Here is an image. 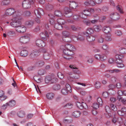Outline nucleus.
Returning a JSON list of instances; mask_svg holds the SVG:
<instances>
[{
  "instance_id": "54",
  "label": "nucleus",
  "mask_w": 126,
  "mask_h": 126,
  "mask_svg": "<svg viewBox=\"0 0 126 126\" xmlns=\"http://www.w3.org/2000/svg\"><path fill=\"white\" fill-rule=\"evenodd\" d=\"M73 71L75 73L78 74H80V72L78 68L76 67V68H75L73 70Z\"/></svg>"
},
{
  "instance_id": "5",
  "label": "nucleus",
  "mask_w": 126,
  "mask_h": 126,
  "mask_svg": "<svg viewBox=\"0 0 126 126\" xmlns=\"http://www.w3.org/2000/svg\"><path fill=\"white\" fill-rule=\"evenodd\" d=\"M30 35L27 34L21 37L19 39V41L21 43L26 44L30 41Z\"/></svg>"
},
{
  "instance_id": "14",
  "label": "nucleus",
  "mask_w": 126,
  "mask_h": 126,
  "mask_svg": "<svg viewBox=\"0 0 126 126\" xmlns=\"http://www.w3.org/2000/svg\"><path fill=\"white\" fill-rule=\"evenodd\" d=\"M94 32V29L92 28H88L86 29V32H84L82 33L83 35H87L91 34L93 33Z\"/></svg>"
},
{
  "instance_id": "24",
  "label": "nucleus",
  "mask_w": 126,
  "mask_h": 126,
  "mask_svg": "<svg viewBox=\"0 0 126 126\" xmlns=\"http://www.w3.org/2000/svg\"><path fill=\"white\" fill-rule=\"evenodd\" d=\"M45 30L46 31H47L50 34H51L52 33V31L51 29H50V27L47 23H46L45 24Z\"/></svg>"
},
{
  "instance_id": "30",
  "label": "nucleus",
  "mask_w": 126,
  "mask_h": 126,
  "mask_svg": "<svg viewBox=\"0 0 126 126\" xmlns=\"http://www.w3.org/2000/svg\"><path fill=\"white\" fill-rule=\"evenodd\" d=\"M28 54V52L26 50H22L20 52V55L21 56L24 57L27 56Z\"/></svg>"
},
{
  "instance_id": "36",
  "label": "nucleus",
  "mask_w": 126,
  "mask_h": 126,
  "mask_svg": "<svg viewBox=\"0 0 126 126\" xmlns=\"http://www.w3.org/2000/svg\"><path fill=\"white\" fill-rule=\"evenodd\" d=\"M81 114V112L78 111H76L73 112V116L74 117L77 118L79 117Z\"/></svg>"
},
{
  "instance_id": "61",
  "label": "nucleus",
  "mask_w": 126,
  "mask_h": 126,
  "mask_svg": "<svg viewBox=\"0 0 126 126\" xmlns=\"http://www.w3.org/2000/svg\"><path fill=\"white\" fill-rule=\"evenodd\" d=\"M117 121L120 125H121L123 122V118L121 117H119L117 118Z\"/></svg>"
},
{
  "instance_id": "56",
  "label": "nucleus",
  "mask_w": 126,
  "mask_h": 126,
  "mask_svg": "<svg viewBox=\"0 0 126 126\" xmlns=\"http://www.w3.org/2000/svg\"><path fill=\"white\" fill-rule=\"evenodd\" d=\"M58 79L56 77H51V83H55L57 81Z\"/></svg>"
},
{
  "instance_id": "17",
  "label": "nucleus",
  "mask_w": 126,
  "mask_h": 126,
  "mask_svg": "<svg viewBox=\"0 0 126 126\" xmlns=\"http://www.w3.org/2000/svg\"><path fill=\"white\" fill-rule=\"evenodd\" d=\"M102 29V26L100 25H95L93 27L94 31L96 32L100 31Z\"/></svg>"
},
{
  "instance_id": "19",
  "label": "nucleus",
  "mask_w": 126,
  "mask_h": 126,
  "mask_svg": "<svg viewBox=\"0 0 126 126\" xmlns=\"http://www.w3.org/2000/svg\"><path fill=\"white\" fill-rule=\"evenodd\" d=\"M121 70H120L116 69H108L105 71V73L109 72L111 74L118 73L120 72Z\"/></svg>"
},
{
  "instance_id": "15",
  "label": "nucleus",
  "mask_w": 126,
  "mask_h": 126,
  "mask_svg": "<svg viewBox=\"0 0 126 126\" xmlns=\"http://www.w3.org/2000/svg\"><path fill=\"white\" fill-rule=\"evenodd\" d=\"M110 18L114 20H118L120 18L119 15L117 13H113L110 15Z\"/></svg>"
},
{
  "instance_id": "13",
  "label": "nucleus",
  "mask_w": 126,
  "mask_h": 126,
  "mask_svg": "<svg viewBox=\"0 0 126 126\" xmlns=\"http://www.w3.org/2000/svg\"><path fill=\"white\" fill-rule=\"evenodd\" d=\"M36 44L39 47H43L45 45V43L40 39H38L36 41Z\"/></svg>"
},
{
  "instance_id": "59",
  "label": "nucleus",
  "mask_w": 126,
  "mask_h": 126,
  "mask_svg": "<svg viewBox=\"0 0 126 126\" xmlns=\"http://www.w3.org/2000/svg\"><path fill=\"white\" fill-rule=\"evenodd\" d=\"M84 40V38L83 35H79L77 38V40H79L81 41H83Z\"/></svg>"
},
{
  "instance_id": "44",
  "label": "nucleus",
  "mask_w": 126,
  "mask_h": 126,
  "mask_svg": "<svg viewBox=\"0 0 126 126\" xmlns=\"http://www.w3.org/2000/svg\"><path fill=\"white\" fill-rule=\"evenodd\" d=\"M48 16L50 18L49 21L50 23L52 24H53L54 23V20L53 18L54 17V16L53 15H52L51 14L49 15Z\"/></svg>"
},
{
  "instance_id": "42",
  "label": "nucleus",
  "mask_w": 126,
  "mask_h": 126,
  "mask_svg": "<svg viewBox=\"0 0 126 126\" xmlns=\"http://www.w3.org/2000/svg\"><path fill=\"white\" fill-rule=\"evenodd\" d=\"M55 15L56 16L61 17L63 16V15L60 11L59 10H56L54 12Z\"/></svg>"
},
{
  "instance_id": "45",
  "label": "nucleus",
  "mask_w": 126,
  "mask_h": 126,
  "mask_svg": "<svg viewBox=\"0 0 126 126\" xmlns=\"http://www.w3.org/2000/svg\"><path fill=\"white\" fill-rule=\"evenodd\" d=\"M107 58V56L105 54H102L100 55V60L102 61H104Z\"/></svg>"
},
{
  "instance_id": "16",
  "label": "nucleus",
  "mask_w": 126,
  "mask_h": 126,
  "mask_svg": "<svg viewBox=\"0 0 126 126\" xmlns=\"http://www.w3.org/2000/svg\"><path fill=\"white\" fill-rule=\"evenodd\" d=\"M42 51L43 53V57L45 60H48L49 59L50 57V55L46 50L44 49H43Z\"/></svg>"
},
{
  "instance_id": "38",
  "label": "nucleus",
  "mask_w": 126,
  "mask_h": 126,
  "mask_svg": "<svg viewBox=\"0 0 126 126\" xmlns=\"http://www.w3.org/2000/svg\"><path fill=\"white\" fill-rule=\"evenodd\" d=\"M17 114L19 117L23 118L25 116V114L24 111H21L18 112L17 113Z\"/></svg>"
},
{
  "instance_id": "51",
  "label": "nucleus",
  "mask_w": 126,
  "mask_h": 126,
  "mask_svg": "<svg viewBox=\"0 0 126 126\" xmlns=\"http://www.w3.org/2000/svg\"><path fill=\"white\" fill-rule=\"evenodd\" d=\"M60 86L59 84H56L53 86V88L55 90H58L60 89Z\"/></svg>"
},
{
  "instance_id": "43",
  "label": "nucleus",
  "mask_w": 126,
  "mask_h": 126,
  "mask_svg": "<svg viewBox=\"0 0 126 126\" xmlns=\"http://www.w3.org/2000/svg\"><path fill=\"white\" fill-rule=\"evenodd\" d=\"M116 8L118 12L121 14H123L124 12L123 11L122 7L120 5H117L116 6Z\"/></svg>"
},
{
  "instance_id": "6",
  "label": "nucleus",
  "mask_w": 126,
  "mask_h": 126,
  "mask_svg": "<svg viewBox=\"0 0 126 126\" xmlns=\"http://www.w3.org/2000/svg\"><path fill=\"white\" fill-rule=\"evenodd\" d=\"M34 13L36 16L39 18L41 17V15L44 14V12L42 9L40 8H38L35 10Z\"/></svg>"
},
{
  "instance_id": "20",
  "label": "nucleus",
  "mask_w": 126,
  "mask_h": 126,
  "mask_svg": "<svg viewBox=\"0 0 126 126\" xmlns=\"http://www.w3.org/2000/svg\"><path fill=\"white\" fill-rule=\"evenodd\" d=\"M94 11L93 9L91 8L88 10H84V15L88 16L90 15V13L93 12Z\"/></svg>"
},
{
  "instance_id": "21",
  "label": "nucleus",
  "mask_w": 126,
  "mask_h": 126,
  "mask_svg": "<svg viewBox=\"0 0 126 126\" xmlns=\"http://www.w3.org/2000/svg\"><path fill=\"white\" fill-rule=\"evenodd\" d=\"M70 7L72 9H76L78 6L77 3L75 1L70 2L69 4Z\"/></svg>"
},
{
  "instance_id": "63",
  "label": "nucleus",
  "mask_w": 126,
  "mask_h": 126,
  "mask_svg": "<svg viewBox=\"0 0 126 126\" xmlns=\"http://www.w3.org/2000/svg\"><path fill=\"white\" fill-rule=\"evenodd\" d=\"M57 75L58 77L61 79H62L64 78L63 75L60 72L58 73Z\"/></svg>"
},
{
  "instance_id": "64",
  "label": "nucleus",
  "mask_w": 126,
  "mask_h": 126,
  "mask_svg": "<svg viewBox=\"0 0 126 126\" xmlns=\"http://www.w3.org/2000/svg\"><path fill=\"white\" fill-rule=\"evenodd\" d=\"M97 101L99 105H102L103 104V101L100 97H98L97 99Z\"/></svg>"
},
{
  "instance_id": "4",
  "label": "nucleus",
  "mask_w": 126,
  "mask_h": 126,
  "mask_svg": "<svg viewBox=\"0 0 126 126\" xmlns=\"http://www.w3.org/2000/svg\"><path fill=\"white\" fill-rule=\"evenodd\" d=\"M35 2V0H24L22 3L23 7L25 8H28Z\"/></svg>"
},
{
  "instance_id": "2",
  "label": "nucleus",
  "mask_w": 126,
  "mask_h": 126,
  "mask_svg": "<svg viewBox=\"0 0 126 126\" xmlns=\"http://www.w3.org/2000/svg\"><path fill=\"white\" fill-rule=\"evenodd\" d=\"M21 18H20L18 15L15 17L13 16L12 20L13 21L11 23V25L13 27L16 28L21 24Z\"/></svg>"
},
{
  "instance_id": "23",
  "label": "nucleus",
  "mask_w": 126,
  "mask_h": 126,
  "mask_svg": "<svg viewBox=\"0 0 126 126\" xmlns=\"http://www.w3.org/2000/svg\"><path fill=\"white\" fill-rule=\"evenodd\" d=\"M34 23V22L33 21L30 20L27 21L26 22V25L28 28H31L33 26Z\"/></svg>"
},
{
  "instance_id": "60",
  "label": "nucleus",
  "mask_w": 126,
  "mask_h": 126,
  "mask_svg": "<svg viewBox=\"0 0 126 126\" xmlns=\"http://www.w3.org/2000/svg\"><path fill=\"white\" fill-rule=\"evenodd\" d=\"M53 6L51 5H48L46 6V8L48 10H50L53 8Z\"/></svg>"
},
{
  "instance_id": "10",
  "label": "nucleus",
  "mask_w": 126,
  "mask_h": 126,
  "mask_svg": "<svg viewBox=\"0 0 126 126\" xmlns=\"http://www.w3.org/2000/svg\"><path fill=\"white\" fill-rule=\"evenodd\" d=\"M16 31L19 32H23L26 30V27L24 26L20 25L16 28Z\"/></svg>"
},
{
  "instance_id": "22",
  "label": "nucleus",
  "mask_w": 126,
  "mask_h": 126,
  "mask_svg": "<svg viewBox=\"0 0 126 126\" xmlns=\"http://www.w3.org/2000/svg\"><path fill=\"white\" fill-rule=\"evenodd\" d=\"M44 64V62L42 61L37 60L35 64V66L40 67L43 66Z\"/></svg>"
},
{
  "instance_id": "46",
  "label": "nucleus",
  "mask_w": 126,
  "mask_h": 126,
  "mask_svg": "<svg viewBox=\"0 0 126 126\" xmlns=\"http://www.w3.org/2000/svg\"><path fill=\"white\" fill-rule=\"evenodd\" d=\"M110 107L111 109L114 111H116L117 110L116 106L113 104H110Z\"/></svg>"
},
{
  "instance_id": "31",
  "label": "nucleus",
  "mask_w": 126,
  "mask_h": 126,
  "mask_svg": "<svg viewBox=\"0 0 126 126\" xmlns=\"http://www.w3.org/2000/svg\"><path fill=\"white\" fill-rule=\"evenodd\" d=\"M115 57L116 58L115 61L116 62H117L120 61V60H122V59L123 56L122 55L117 54L115 56Z\"/></svg>"
},
{
  "instance_id": "25",
  "label": "nucleus",
  "mask_w": 126,
  "mask_h": 126,
  "mask_svg": "<svg viewBox=\"0 0 126 126\" xmlns=\"http://www.w3.org/2000/svg\"><path fill=\"white\" fill-rule=\"evenodd\" d=\"M74 74L72 72H70L69 73L68 75L67 76V78L70 81H73V79L76 78V77L73 75Z\"/></svg>"
},
{
  "instance_id": "39",
  "label": "nucleus",
  "mask_w": 126,
  "mask_h": 126,
  "mask_svg": "<svg viewBox=\"0 0 126 126\" xmlns=\"http://www.w3.org/2000/svg\"><path fill=\"white\" fill-rule=\"evenodd\" d=\"M54 27L57 29L61 30L63 28V27L61 25L58 23L55 24Z\"/></svg>"
},
{
  "instance_id": "50",
  "label": "nucleus",
  "mask_w": 126,
  "mask_h": 126,
  "mask_svg": "<svg viewBox=\"0 0 126 126\" xmlns=\"http://www.w3.org/2000/svg\"><path fill=\"white\" fill-rule=\"evenodd\" d=\"M83 22L87 26H90L91 25L90 21L87 19H85L83 20Z\"/></svg>"
},
{
  "instance_id": "28",
  "label": "nucleus",
  "mask_w": 126,
  "mask_h": 126,
  "mask_svg": "<svg viewBox=\"0 0 126 126\" xmlns=\"http://www.w3.org/2000/svg\"><path fill=\"white\" fill-rule=\"evenodd\" d=\"M39 54L38 51L37 50H33L30 54L32 57H36L38 56Z\"/></svg>"
},
{
  "instance_id": "3",
  "label": "nucleus",
  "mask_w": 126,
  "mask_h": 126,
  "mask_svg": "<svg viewBox=\"0 0 126 126\" xmlns=\"http://www.w3.org/2000/svg\"><path fill=\"white\" fill-rule=\"evenodd\" d=\"M17 12L16 11L14 8H10L6 10L5 11L4 15L8 16L9 15H11L13 14V16L15 17L17 16V15H18V14H17Z\"/></svg>"
},
{
  "instance_id": "62",
  "label": "nucleus",
  "mask_w": 126,
  "mask_h": 126,
  "mask_svg": "<svg viewBox=\"0 0 126 126\" xmlns=\"http://www.w3.org/2000/svg\"><path fill=\"white\" fill-rule=\"evenodd\" d=\"M102 48L104 50L108 51L109 49L108 46L107 45H103L102 47Z\"/></svg>"
},
{
  "instance_id": "32",
  "label": "nucleus",
  "mask_w": 126,
  "mask_h": 126,
  "mask_svg": "<svg viewBox=\"0 0 126 126\" xmlns=\"http://www.w3.org/2000/svg\"><path fill=\"white\" fill-rule=\"evenodd\" d=\"M102 30L104 32L106 33L110 32L111 31L110 28L109 27L104 26Z\"/></svg>"
},
{
  "instance_id": "55",
  "label": "nucleus",
  "mask_w": 126,
  "mask_h": 126,
  "mask_svg": "<svg viewBox=\"0 0 126 126\" xmlns=\"http://www.w3.org/2000/svg\"><path fill=\"white\" fill-rule=\"evenodd\" d=\"M68 91L66 88H64L62 90L61 92L63 94L65 95L67 94Z\"/></svg>"
},
{
  "instance_id": "37",
  "label": "nucleus",
  "mask_w": 126,
  "mask_h": 126,
  "mask_svg": "<svg viewBox=\"0 0 126 126\" xmlns=\"http://www.w3.org/2000/svg\"><path fill=\"white\" fill-rule=\"evenodd\" d=\"M117 64V66L119 68H122L124 66V65L122 63V60H120V61L116 62Z\"/></svg>"
},
{
  "instance_id": "34",
  "label": "nucleus",
  "mask_w": 126,
  "mask_h": 126,
  "mask_svg": "<svg viewBox=\"0 0 126 126\" xmlns=\"http://www.w3.org/2000/svg\"><path fill=\"white\" fill-rule=\"evenodd\" d=\"M54 96V94L52 93H47L46 95L47 98L49 100L52 99L53 98Z\"/></svg>"
},
{
  "instance_id": "1",
  "label": "nucleus",
  "mask_w": 126,
  "mask_h": 126,
  "mask_svg": "<svg viewBox=\"0 0 126 126\" xmlns=\"http://www.w3.org/2000/svg\"><path fill=\"white\" fill-rule=\"evenodd\" d=\"M64 47L65 48L63 50V56L64 58L69 60L73 57L74 54L73 51L74 49V47L70 44H66Z\"/></svg>"
},
{
  "instance_id": "9",
  "label": "nucleus",
  "mask_w": 126,
  "mask_h": 126,
  "mask_svg": "<svg viewBox=\"0 0 126 126\" xmlns=\"http://www.w3.org/2000/svg\"><path fill=\"white\" fill-rule=\"evenodd\" d=\"M64 11V13L63 14L64 16H65V15H67L66 17H69L72 16V13L71 12V10L69 8L67 7L65 8Z\"/></svg>"
},
{
  "instance_id": "57",
  "label": "nucleus",
  "mask_w": 126,
  "mask_h": 126,
  "mask_svg": "<svg viewBox=\"0 0 126 126\" xmlns=\"http://www.w3.org/2000/svg\"><path fill=\"white\" fill-rule=\"evenodd\" d=\"M92 107L94 109H97L99 107V105L96 102L94 103Z\"/></svg>"
},
{
  "instance_id": "52",
  "label": "nucleus",
  "mask_w": 126,
  "mask_h": 126,
  "mask_svg": "<svg viewBox=\"0 0 126 126\" xmlns=\"http://www.w3.org/2000/svg\"><path fill=\"white\" fill-rule=\"evenodd\" d=\"M45 82L46 83H51V77L49 76L45 78Z\"/></svg>"
},
{
  "instance_id": "11",
  "label": "nucleus",
  "mask_w": 126,
  "mask_h": 126,
  "mask_svg": "<svg viewBox=\"0 0 126 126\" xmlns=\"http://www.w3.org/2000/svg\"><path fill=\"white\" fill-rule=\"evenodd\" d=\"M105 110L106 112V116L107 118L110 117L111 116V110L110 107L106 105L105 107Z\"/></svg>"
},
{
  "instance_id": "49",
  "label": "nucleus",
  "mask_w": 126,
  "mask_h": 126,
  "mask_svg": "<svg viewBox=\"0 0 126 126\" xmlns=\"http://www.w3.org/2000/svg\"><path fill=\"white\" fill-rule=\"evenodd\" d=\"M9 3V0H4L2 2L1 4L2 5H7Z\"/></svg>"
},
{
  "instance_id": "12",
  "label": "nucleus",
  "mask_w": 126,
  "mask_h": 126,
  "mask_svg": "<svg viewBox=\"0 0 126 126\" xmlns=\"http://www.w3.org/2000/svg\"><path fill=\"white\" fill-rule=\"evenodd\" d=\"M84 4L86 6H94L95 5V2L93 0H88L85 1Z\"/></svg>"
},
{
  "instance_id": "18",
  "label": "nucleus",
  "mask_w": 126,
  "mask_h": 126,
  "mask_svg": "<svg viewBox=\"0 0 126 126\" xmlns=\"http://www.w3.org/2000/svg\"><path fill=\"white\" fill-rule=\"evenodd\" d=\"M62 34L63 35V40L65 42H68V41L64 40V37L65 38H69L70 35L69 32H67V31H65L63 32L62 33Z\"/></svg>"
},
{
  "instance_id": "48",
  "label": "nucleus",
  "mask_w": 126,
  "mask_h": 126,
  "mask_svg": "<svg viewBox=\"0 0 126 126\" xmlns=\"http://www.w3.org/2000/svg\"><path fill=\"white\" fill-rule=\"evenodd\" d=\"M88 63H92L93 62V59L91 58H89L88 57H86L85 58V59Z\"/></svg>"
},
{
  "instance_id": "29",
  "label": "nucleus",
  "mask_w": 126,
  "mask_h": 126,
  "mask_svg": "<svg viewBox=\"0 0 126 126\" xmlns=\"http://www.w3.org/2000/svg\"><path fill=\"white\" fill-rule=\"evenodd\" d=\"M77 89L79 91V93L81 95L83 96L86 95L87 94V92L84 90H81L82 88L80 87H78Z\"/></svg>"
},
{
  "instance_id": "41",
  "label": "nucleus",
  "mask_w": 126,
  "mask_h": 126,
  "mask_svg": "<svg viewBox=\"0 0 126 126\" xmlns=\"http://www.w3.org/2000/svg\"><path fill=\"white\" fill-rule=\"evenodd\" d=\"M8 103V106L10 107H13L16 104V102L14 100H11Z\"/></svg>"
},
{
  "instance_id": "26",
  "label": "nucleus",
  "mask_w": 126,
  "mask_h": 126,
  "mask_svg": "<svg viewBox=\"0 0 126 126\" xmlns=\"http://www.w3.org/2000/svg\"><path fill=\"white\" fill-rule=\"evenodd\" d=\"M40 36L42 39H45L46 36L48 37L49 35L47 31H45V33L42 32L40 34Z\"/></svg>"
},
{
  "instance_id": "33",
  "label": "nucleus",
  "mask_w": 126,
  "mask_h": 126,
  "mask_svg": "<svg viewBox=\"0 0 126 126\" xmlns=\"http://www.w3.org/2000/svg\"><path fill=\"white\" fill-rule=\"evenodd\" d=\"M94 86L95 88L99 89L101 88V84L99 81H97L94 83Z\"/></svg>"
},
{
  "instance_id": "47",
  "label": "nucleus",
  "mask_w": 126,
  "mask_h": 126,
  "mask_svg": "<svg viewBox=\"0 0 126 126\" xmlns=\"http://www.w3.org/2000/svg\"><path fill=\"white\" fill-rule=\"evenodd\" d=\"M46 73V71L43 69L39 70L38 72V74L40 75H43Z\"/></svg>"
},
{
  "instance_id": "35",
  "label": "nucleus",
  "mask_w": 126,
  "mask_h": 126,
  "mask_svg": "<svg viewBox=\"0 0 126 126\" xmlns=\"http://www.w3.org/2000/svg\"><path fill=\"white\" fill-rule=\"evenodd\" d=\"M117 99L120 101L122 102L123 104H125L126 103V99L121 97L119 96H118Z\"/></svg>"
},
{
  "instance_id": "7",
  "label": "nucleus",
  "mask_w": 126,
  "mask_h": 126,
  "mask_svg": "<svg viewBox=\"0 0 126 126\" xmlns=\"http://www.w3.org/2000/svg\"><path fill=\"white\" fill-rule=\"evenodd\" d=\"M76 105L77 107L80 109H82L84 108L85 110H86L88 108L87 105L83 102H82L81 103L77 102L76 103Z\"/></svg>"
},
{
  "instance_id": "40",
  "label": "nucleus",
  "mask_w": 126,
  "mask_h": 126,
  "mask_svg": "<svg viewBox=\"0 0 126 126\" xmlns=\"http://www.w3.org/2000/svg\"><path fill=\"white\" fill-rule=\"evenodd\" d=\"M57 21L58 23L61 25H64L66 23V22L63 19H61V18H60L58 19Z\"/></svg>"
},
{
  "instance_id": "27",
  "label": "nucleus",
  "mask_w": 126,
  "mask_h": 126,
  "mask_svg": "<svg viewBox=\"0 0 126 126\" xmlns=\"http://www.w3.org/2000/svg\"><path fill=\"white\" fill-rule=\"evenodd\" d=\"M105 36L104 34H102L99 36L98 38L97 41L100 43H102L104 41Z\"/></svg>"
},
{
  "instance_id": "58",
  "label": "nucleus",
  "mask_w": 126,
  "mask_h": 126,
  "mask_svg": "<svg viewBox=\"0 0 126 126\" xmlns=\"http://www.w3.org/2000/svg\"><path fill=\"white\" fill-rule=\"evenodd\" d=\"M66 89L68 91H69L70 92H72V90H71V88L70 85L68 84H67L65 85Z\"/></svg>"
},
{
  "instance_id": "53",
  "label": "nucleus",
  "mask_w": 126,
  "mask_h": 126,
  "mask_svg": "<svg viewBox=\"0 0 126 126\" xmlns=\"http://www.w3.org/2000/svg\"><path fill=\"white\" fill-rule=\"evenodd\" d=\"M120 52L122 54H125L126 53V48L122 47L120 49Z\"/></svg>"
},
{
  "instance_id": "8",
  "label": "nucleus",
  "mask_w": 126,
  "mask_h": 126,
  "mask_svg": "<svg viewBox=\"0 0 126 126\" xmlns=\"http://www.w3.org/2000/svg\"><path fill=\"white\" fill-rule=\"evenodd\" d=\"M86 36L87 40L89 42H91L95 40L97 36L94 34L91 35V34L84 35Z\"/></svg>"
}]
</instances>
